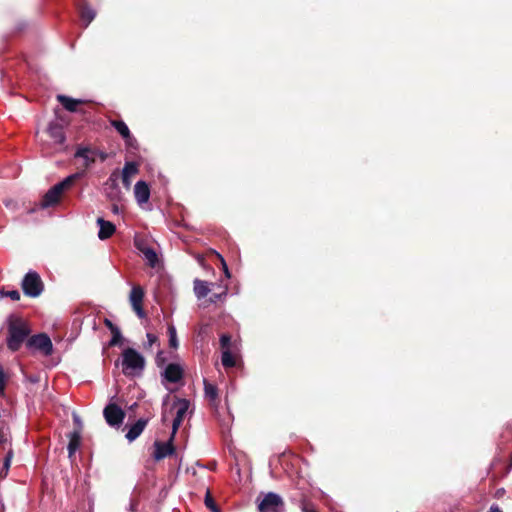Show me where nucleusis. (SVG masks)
<instances>
[{
	"label": "nucleus",
	"instance_id": "f257e3e1",
	"mask_svg": "<svg viewBox=\"0 0 512 512\" xmlns=\"http://www.w3.org/2000/svg\"><path fill=\"white\" fill-rule=\"evenodd\" d=\"M31 330L28 324L19 317L8 318V335L6 344L10 351L16 352L29 336Z\"/></svg>",
	"mask_w": 512,
	"mask_h": 512
},
{
	"label": "nucleus",
	"instance_id": "f03ea898",
	"mask_svg": "<svg viewBox=\"0 0 512 512\" xmlns=\"http://www.w3.org/2000/svg\"><path fill=\"white\" fill-rule=\"evenodd\" d=\"M121 365L122 373L128 377L140 376L145 368L144 357L133 348H126L121 355V360L116 361V366Z\"/></svg>",
	"mask_w": 512,
	"mask_h": 512
},
{
	"label": "nucleus",
	"instance_id": "7ed1b4c3",
	"mask_svg": "<svg viewBox=\"0 0 512 512\" xmlns=\"http://www.w3.org/2000/svg\"><path fill=\"white\" fill-rule=\"evenodd\" d=\"M83 175L82 172H77V173H74V174H71L69 176H67L64 180H62L61 182L55 184L53 187H51L46 193L45 195L43 196L41 202H40V207L42 209H45V208H48V207H52L54 205H56L60 198H61V195L64 193V191L70 189L75 181L79 178H81Z\"/></svg>",
	"mask_w": 512,
	"mask_h": 512
},
{
	"label": "nucleus",
	"instance_id": "20e7f679",
	"mask_svg": "<svg viewBox=\"0 0 512 512\" xmlns=\"http://www.w3.org/2000/svg\"><path fill=\"white\" fill-rule=\"evenodd\" d=\"M22 290L29 297H38L43 291V282L39 274L35 271H29L22 280Z\"/></svg>",
	"mask_w": 512,
	"mask_h": 512
},
{
	"label": "nucleus",
	"instance_id": "39448f33",
	"mask_svg": "<svg viewBox=\"0 0 512 512\" xmlns=\"http://www.w3.org/2000/svg\"><path fill=\"white\" fill-rule=\"evenodd\" d=\"M259 512H284V502L282 498L274 493H267L258 504Z\"/></svg>",
	"mask_w": 512,
	"mask_h": 512
},
{
	"label": "nucleus",
	"instance_id": "423d86ee",
	"mask_svg": "<svg viewBox=\"0 0 512 512\" xmlns=\"http://www.w3.org/2000/svg\"><path fill=\"white\" fill-rule=\"evenodd\" d=\"M29 349H34L42 352L45 356H49L53 352V344L51 339L46 334H37L30 337L26 343Z\"/></svg>",
	"mask_w": 512,
	"mask_h": 512
},
{
	"label": "nucleus",
	"instance_id": "0eeeda50",
	"mask_svg": "<svg viewBox=\"0 0 512 512\" xmlns=\"http://www.w3.org/2000/svg\"><path fill=\"white\" fill-rule=\"evenodd\" d=\"M104 418L108 425L112 427H118L122 424L125 413L124 411L116 404L110 403L103 410Z\"/></svg>",
	"mask_w": 512,
	"mask_h": 512
},
{
	"label": "nucleus",
	"instance_id": "6e6552de",
	"mask_svg": "<svg viewBox=\"0 0 512 512\" xmlns=\"http://www.w3.org/2000/svg\"><path fill=\"white\" fill-rule=\"evenodd\" d=\"M144 298V290L140 286H133L130 292V303L139 318L145 317V312L142 307Z\"/></svg>",
	"mask_w": 512,
	"mask_h": 512
},
{
	"label": "nucleus",
	"instance_id": "1a4fd4ad",
	"mask_svg": "<svg viewBox=\"0 0 512 512\" xmlns=\"http://www.w3.org/2000/svg\"><path fill=\"white\" fill-rule=\"evenodd\" d=\"M47 133L55 145H63L66 137L64 127L57 121L50 122L47 127Z\"/></svg>",
	"mask_w": 512,
	"mask_h": 512
},
{
	"label": "nucleus",
	"instance_id": "9d476101",
	"mask_svg": "<svg viewBox=\"0 0 512 512\" xmlns=\"http://www.w3.org/2000/svg\"><path fill=\"white\" fill-rule=\"evenodd\" d=\"M162 376L167 382L177 383L183 377V369L178 364L170 363L166 366Z\"/></svg>",
	"mask_w": 512,
	"mask_h": 512
},
{
	"label": "nucleus",
	"instance_id": "9b49d317",
	"mask_svg": "<svg viewBox=\"0 0 512 512\" xmlns=\"http://www.w3.org/2000/svg\"><path fill=\"white\" fill-rule=\"evenodd\" d=\"M172 441L173 439L170 438L166 443L155 442L154 458L156 460H161L174 452Z\"/></svg>",
	"mask_w": 512,
	"mask_h": 512
},
{
	"label": "nucleus",
	"instance_id": "f8f14e48",
	"mask_svg": "<svg viewBox=\"0 0 512 512\" xmlns=\"http://www.w3.org/2000/svg\"><path fill=\"white\" fill-rule=\"evenodd\" d=\"M148 423L147 419L140 418L138 419L130 428L128 429L125 437L129 442H132L136 440L143 430L145 429L146 425Z\"/></svg>",
	"mask_w": 512,
	"mask_h": 512
},
{
	"label": "nucleus",
	"instance_id": "ddd939ff",
	"mask_svg": "<svg viewBox=\"0 0 512 512\" xmlns=\"http://www.w3.org/2000/svg\"><path fill=\"white\" fill-rule=\"evenodd\" d=\"M97 224L99 226L98 237L101 240L108 239L116 230V227L112 222L106 221L103 218H98Z\"/></svg>",
	"mask_w": 512,
	"mask_h": 512
},
{
	"label": "nucleus",
	"instance_id": "4468645a",
	"mask_svg": "<svg viewBox=\"0 0 512 512\" xmlns=\"http://www.w3.org/2000/svg\"><path fill=\"white\" fill-rule=\"evenodd\" d=\"M134 194L139 204L146 203L150 197V189L146 182L138 181L134 187Z\"/></svg>",
	"mask_w": 512,
	"mask_h": 512
},
{
	"label": "nucleus",
	"instance_id": "2eb2a0df",
	"mask_svg": "<svg viewBox=\"0 0 512 512\" xmlns=\"http://www.w3.org/2000/svg\"><path fill=\"white\" fill-rule=\"evenodd\" d=\"M138 173V166L134 162H127L122 170V183L126 189L131 186L130 177Z\"/></svg>",
	"mask_w": 512,
	"mask_h": 512
},
{
	"label": "nucleus",
	"instance_id": "dca6fc26",
	"mask_svg": "<svg viewBox=\"0 0 512 512\" xmlns=\"http://www.w3.org/2000/svg\"><path fill=\"white\" fill-rule=\"evenodd\" d=\"M189 406L190 402L187 399H176L173 403V408L176 409V415L174 418L183 421L188 412Z\"/></svg>",
	"mask_w": 512,
	"mask_h": 512
},
{
	"label": "nucleus",
	"instance_id": "f3484780",
	"mask_svg": "<svg viewBox=\"0 0 512 512\" xmlns=\"http://www.w3.org/2000/svg\"><path fill=\"white\" fill-rule=\"evenodd\" d=\"M211 291L210 284L200 279L194 280V293L198 299L205 298Z\"/></svg>",
	"mask_w": 512,
	"mask_h": 512
},
{
	"label": "nucleus",
	"instance_id": "a211bd4d",
	"mask_svg": "<svg viewBox=\"0 0 512 512\" xmlns=\"http://www.w3.org/2000/svg\"><path fill=\"white\" fill-rule=\"evenodd\" d=\"M57 99L63 105V107L70 112H75L77 110V106L82 102L81 100L74 99L65 95H58Z\"/></svg>",
	"mask_w": 512,
	"mask_h": 512
},
{
	"label": "nucleus",
	"instance_id": "6ab92c4d",
	"mask_svg": "<svg viewBox=\"0 0 512 512\" xmlns=\"http://www.w3.org/2000/svg\"><path fill=\"white\" fill-rule=\"evenodd\" d=\"M76 158H82L84 161V166L89 167L92 163H94L95 158L92 156V152L87 147H80L77 149L75 153Z\"/></svg>",
	"mask_w": 512,
	"mask_h": 512
},
{
	"label": "nucleus",
	"instance_id": "aec40b11",
	"mask_svg": "<svg viewBox=\"0 0 512 512\" xmlns=\"http://www.w3.org/2000/svg\"><path fill=\"white\" fill-rule=\"evenodd\" d=\"M80 15L82 21L85 23V27H87L95 18L96 12L88 5H83L80 10Z\"/></svg>",
	"mask_w": 512,
	"mask_h": 512
},
{
	"label": "nucleus",
	"instance_id": "412c9836",
	"mask_svg": "<svg viewBox=\"0 0 512 512\" xmlns=\"http://www.w3.org/2000/svg\"><path fill=\"white\" fill-rule=\"evenodd\" d=\"M81 435L79 431H74L70 436L68 444L69 456H72L80 446Z\"/></svg>",
	"mask_w": 512,
	"mask_h": 512
},
{
	"label": "nucleus",
	"instance_id": "4be33fe9",
	"mask_svg": "<svg viewBox=\"0 0 512 512\" xmlns=\"http://www.w3.org/2000/svg\"><path fill=\"white\" fill-rule=\"evenodd\" d=\"M142 255L150 267L155 268L157 266L158 256H157L156 251L152 247L145 249V251H144V253H142Z\"/></svg>",
	"mask_w": 512,
	"mask_h": 512
},
{
	"label": "nucleus",
	"instance_id": "5701e85b",
	"mask_svg": "<svg viewBox=\"0 0 512 512\" xmlns=\"http://www.w3.org/2000/svg\"><path fill=\"white\" fill-rule=\"evenodd\" d=\"M111 125L116 129V131L122 136V138L130 137V130L125 122L122 120H113Z\"/></svg>",
	"mask_w": 512,
	"mask_h": 512
},
{
	"label": "nucleus",
	"instance_id": "b1692460",
	"mask_svg": "<svg viewBox=\"0 0 512 512\" xmlns=\"http://www.w3.org/2000/svg\"><path fill=\"white\" fill-rule=\"evenodd\" d=\"M167 333L169 336V346L174 349L178 348L177 332L173 324L168 325Z\"/></svg>",
	"mask_w": 512,
	"mask_h": 512
},
{
	"label": "nucleus",
	"instance_id": "393cba45",
	"mask_svg": "<svg viewBox=\"0 0 512 512\" xmlns=\"http://www.w3.org/2000/svg\"><path fill=\"white\" fill-rule=\"evenodd\" d=\"M222 365L226 368H231L235 366V359L232 356L229 349L223 350L221 356Z\"/></svg>",
	"mask_w": 512,
	"mask_h": 512
},
{
	"label": "nucleus",
	"instance_id": "a878e982",
	"mask_svg": "<svg viewBox=\"0 0 512 512\" xmlns=\"http://www.w3.org/2000/svg\"><path fill=\"white\" fill-rule=\"evenodd\" d=\"M204 391H205V395L206 397L210 400V401H215L216 398H217V388L215 385L213 384H210L208 382H204Z\"/></svg>",
	"mask_w": 512,
	"mask_h": 512
},
{
	"label": "nucleus",
	"instance_id": "bb28decb",
	"mask_svg": "<svg viewBox=\"0 0 512 512\" xmlns=\"http://www.w3.org/2000/svg\"><path fill=\"white\" fill-rule=\"evenodd\" d=\"M118 179L119 175L116 171H114L113 173H111L106 182V185H108L110 189L116 190V193H118Z\"/></svg>",
	"mask_w": 512,
	"mask_h": 512
},
{
	"label": "nucleus",
	"instance_id": "cd10ccee",
	"mask_svg": "<svg viewBox=\"0 0 512 512\" xmlns=\"http://www.w3.org/2000/svg\"><path fill=\"white\" fill-rule=\"evenodd\" d=\"M111 333H112V338L109 341V345L110 346H116V345H118L121 342V339H122L121 331H120L119 328H113L111 330Z\"/></svg>",
	"mask_w": 512,
	"mask_h": 512
},
{
	"label": "nucleus",
	"instance_id": "c85d7f7f",
	"mask_svg": "<svg viewBox=\"0 0 512 512\" xmlns=\"http://www.w3.org/2000/svg\"><path fill=\"white\" fill-rule=\"evenodd\" d=\"M4 297H9L13 301H18L20 299V293L17 290H10V291L0 290V299H2Z\"/></svg>",
	"mask_w": 512,
	"mask_h": 512
},
{
	"label": "nucleus",
	"instance_id": "c756f323",
	"mask_svg": "<svg viewBox=\"0 0 512 512\" xmlns=\"http://www.w3.org/2000/svg\"><path fill=\"white\" fill-rule=\"evenodd\" d=\"M135 247L140 251V253H144L145 249L150 248L147 244L146 240L143 238H135L134 240Z\"/></svg>",
	"mask_w": 512,
	"mask_h": 512
},
{
	"label": "nucleus",
	"instance_id": "7c9ffc66",
	"mask_svg": "<svg viewBox=\"0 0 512 512\" xmlns=\"http://www.w3.org/2000/svg\"><path fill=\"white\" fill-rule=\"evenodd\" d=\"M205 505L208 509L211 510V512H220L219 508L217 507L209 493H207L205 497Z\"/></svg>",
	"mask_w": 512,
	"mask_h": 512
},
{
	"label": "nucleus",
	"instance_id": "2f4dec72",
	"mask_svg": "<svg viewBox=\"0 0 512 512\" xmlns=\"http://www.w3.org/2000/svg\"><path fill=\"white\" fill-rule=\"evenodd\" d=\"M219 287L222 288V291L220 293L213 294V296L211 297V302H216L226 296L227 285H219Z\"/></svg>",
	"mask_w": 512,
	"mask_h": 512
},
{
	"label": "nucleus",
	"instance_id": "473e14b6",
	"mask_svg": "<svg viewBox=\"0 0 512 512\" xmlns=\"http://www.w3.org/2000/svg\"><path fill=\"white\" fill-rule=\"evenodd\" d=\"M217 257L220 259L221 261V265H222V269H223V272L225 274V277L227 279H229L231 277V274H230V271L228 269V266H227V263L225 261V259L223 258L222 255H220L219 253H216Z\"/></svg>",
	"mask_w": 512,
	"mask_h": 512
},
{
	"label": "nucleus",
	"instance_id": "72a5a7b5",
	"mask_svg": "<svg viewBox=\"0 0 512 512\" xmlns=\"http://www.w3.org/2000/svg\"><path fill=\"white\" fill-rule=\"evenodd\" d=\"M230 342H231V338L229 335L227 334H223L221 337H220V344H221V347L226 350V349H229V346H230Z\"/></svg>",
	"mask_w": 512,
	"mask_h": 512
},
{
	"label": "nucleus",
	"instance_id": "f704fd0d",
	"mask_svg": "<svg viewBox=\"0 0 512 512\" xmlns=\"http://www.w3.org/2000/svg\"><path fill=\"white\" fill-rule=\"evenodd\" d=\"M182 424V420H179V419H173V422H172V434H171V437L170 438H174L178 428L180 427V425Z\"/></svg>",
	"mask_w": 512,
	"mask_h": 512
},
{
	"label": "nucleus",
	"instance_id": "c9c22d12",
	"mask_svg": "<svg viewBox=\"0 0 512 512\" xmlns=\"http://www.w3.org/2000/svg\"><path fill=\"white\" fill-rule=\"evenodd\" d=\"M146 338H147V344L146 345L148 347H151L153 344H155L158 341L157 336L152 334V333H147Z\"/></svg>",
	"mask_w": 512,
	"mask_h": 512
},
{
	"label": "nucleus",
	"instance_id": "e433bc0d",
	"mask_svg": "<svg viewBox=\"0 0 512 512\" xmlns=\"http://www.w3.org/2000/svg\"><path fill=\"white\" fill-rule=\"evenodd\" d=\"M127 144V146L133 147L136 143V139L130 134L129 138H123Z\"/></svg>",
	"mask_w": 512,
	"mask_h": 512
},
{
	"label": "nucleus",
	"instance_id": "4c0bfd02",
	"mask_svg": "<svg viewBox=\"0 0 512 512\" xmlns=\"http://www.w3.org/2000/svg\"><path fill=\"white\" fill-rule=\"evenodd\" d=\"M119 194H120V191L118 190V193H116V190H112L110 192H108V197L111 199V200H115L119 197Z\"/></svg>",
	"mask_w": 512,
	"mask_h": 512
},
{
	"label": "nucleus",
	"instance_id": "58836bf2",
	"mask_svg": "<svg viewBox=\"0 0 512 512\" xmlns=\"http://www.w3.org/2000/svg\"><path fill=\"white\" fill-rule=\"evenodd\" d=\"M487 512H502V510L497 504H493Z\"/></svg>",
	"mask_w": 512,
	"mask_h": 512
},
{
	"label": "nucleus",
	"instance_id": "ea45409f",
	"mask_svg": "<svg viewBox=\"0 0 512 512\" xmlns=\"http://www.w3.org/2000/svg\"><path fill=\"white\" fill-rule=\"evenodd\" d=\"M105 325L110 329V331L113 329V328H118L117 326H115L111 320L109 319H105Z\"/></svg>",
	"mask_w": 512,
	"mask_h": 512
},
{
	"label": "nucleus",
	"instance_id": "a19ab883",
	"mask_svg": "<svg viewBox=\"0 0 512 512\" xmlns=\"http://www.w3.org/2000/svg\"><path fill=\"white\" fill-rule=\"evenodd\" d=\"M7 440V435L3 431H0V443H5Z\"/></svg>",
	"mask_w": 512,
	"mask_h": 512
},
{
	"label": "nucleus",
	"instance_id": "79ce46f5",
	"mask_svg": "<svg viewBox=\"0 0 512 512\" xmlns=\"http://www.w3.org/2000/svg\"><path fill=\"white\" fill-rule=\"evenodd\" d=\"M11 462L9 461V458L4 459L3 468L7 471L10 467Z\"/></svg>",
	"mask_w": 512,
	"mask_h": 512
},
{
	"label": "nucleus",
	"instance_id": "37998d69",
	"mask_svg": "<svg viewBox=\"0 0 512 512\" xmlns=\"http://www.w3.org/2000/svg\"><path fill=\"white\" fill-rule=\"evenodd\" d=\"M302 512H317L316 510H314L313 508H309L307 505H303L302 506Z\"/></svg>",
	"mask_w": 512,
	"mask_h": 512
},
{
	"label": "nucleus",
	"instance_id": "c03bdc74",
	"mask_svg": "<svg viewBox=\"0 0 512 512\" xmlns=\"http://www.w3.org/2000/svg\"><path fill=\"white\" fill-rule=\"evenodd\" d=\"M112 211H113V213H115V214L119 213V207H118V205L113 204V205H112Z\"/></svg>",
	"mask_w": 512,
	"mask_h": 512
},
{
	"label": "nucleus",
	"instance_id": "a18cd8bd",
	"mask_svg": "<svg viewBox=\"0 0 512 512\" xmlns=\"http://www.w3.org/2000/svg\"><path fill=\"white\" fill-rule=\"evenodd\" d=\"M130 511L135 512L136 511V504L134 502H131L130 504Z\"/></svg>",
	"mask_w": 512,
	"mask_h": 512
},
{
	"label": "nucleus",
	"instance_id": "49530a36",
	"mask_svg": "<svg viewBox=\"0 0 512 512\" xmlns=\"http://www.w3.org/2000/svg\"><path fill=\"white\" fill-rule=\"evenodd\" d=\"M12 457H13V452L10 450V451L7 453V455H6V457H5V458H9V461L11 462Z\"/></svg>",
	"mask_w": 512,
	"mask_h": 512
},
{
	"label": "nucleus",
	"instance_id": "de8ad7c7",
	"mask_svg": "<svg viewBox=\"0 0 512 512\" xmlns=\"http://www.w3.org/2000/svg\"><path fill=\"white\" fill-rule=\"evenodd\" d=\"M73 419L76 423L80 424V419L77 415H74Z\"/></svg>",
	"mask_w": 512,
	"mask_h": 512
},
{
	"label": "nucleus",
	"instance_id": "09e8293b",
	"mask_svg": "<svg viewBox=\"0 0 512 512\" xmlns=\"http://www.w3.org/2000/svg\"><path fill=\"white\" fill-rule=\"evenodd\" d=\"M162 418H163V421L166 420V414L165 413L163 414Z\"/></svg>",
	"mask_w": 512,
	"mask_h": 512
},
{
	"label": "nucleus",
	"instance_id": "8fccbe9b",
	"mask_svg": "<svg viewBox=\"0 0 512 512\" xmlns=\"http://www.w3.org/2000/svg\"><path fill=\"white\" fill-rule=\"evenodd\" d=\"M167 399H169V396H166V398L164 399V404L166 403Z\"/></svg>",
	"mask_w": 512,
	"mask_h": 512
}]
</instances>
